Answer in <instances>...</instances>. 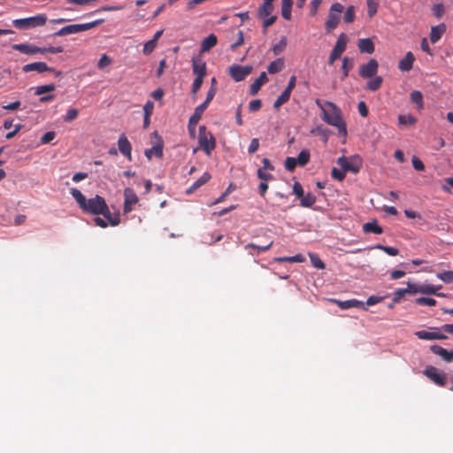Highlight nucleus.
I'll list each match as a JSON object with an SVG mask.
<instances>
[{
	"instance_id": "obj_28",
	"label": "nucleus",
	"mask_w": 453,
	"mask_h": 453,
	"mask_svg": "<svg viewBox=\"0 0 453 453\" xmlns=\"http://www.w3.org/2000/svg\"><path fill=\"white\" fill-rule=\"evenodd\" d=\"M206 109H207V107L205 106V104H201L198 106H196L194 111V113L190 116V118L188 119L190 121V124L197 125V123L200 121V119L203 116V113L204 112V111Z\"/></svg>"
},
{
	"instance_id": "obj_30",
	"label": "nucleus",
	"mask_w": 453,
	"mask_h": 453,
	"mask_svg": "<svg viewBox=\"0 0 453 453\" xmlns=\"http://www.w3.org/2000/svg\"><path fill=\"white\" fill-rule=\"evenodd\" d=\"M284 67V61L282 58H277L276 60L273 61L269 64L267 67V71L271 74L277 73L280 72Z\"/></svg>"
},
{
	"instance_id": "obj_51",
	"label": "nucleus",
	"mask_w": 453,
	"mask_h": 453,
	"mask_svg": "<svg viewBox=\"0 0 453 453\" xmlns=\"http://www.w3.org/2000/svg\"><path fill=\"white\" fill-rule=\"evenodd\" d=\"M286 46H287L286 39L282 38L277 44H275L273 46V54L276 56L280 54L284 50Z\"/></svg>"
},
{
	"instance_id": "obj_36",
	"label": "nucleus",
	"mask_w": 453,
	"mask_h": 453,
	"mask_svg": "<svg viewBox=\"0 0 453 453\" xmlns=\"http://www.w3.org/2000/svg\"><path fill=\"white\" fill-rule=\"evenodd\" d=\"M276 262L281 263V262H292V263H302L304 261V257L301 254H297L296 256L292 257H276Z\"/></svg>"
},
{
	"instance_id": "obj_34",
	"label": "nucleus",
	"mask_w": 453,
	"mask_h": 453,
	"mask_svg": "<svg viewBox=\"0 0 453 453\" xmlns=\"http://www.w3.org/2000/svg\"><path fill=\"white\" fill-rule=\"evenodd\" d=\"M273 4H265L264 3L260 7H259V10H258V17L260 19H265L267 18L268 16L271 15V13L273 12Z\"/></svg>"
},
{
	"instance_id": "obj_25",
	"label": "nucleus",
	"mask_w": 453,
	"mask_h": 453,
	"mask_svg": "<svg viewBox=\"0 0 453 453\" xmlns=\"http://www.w3.org/2000/svg\"><path fill=\"white\" fill-rule=\"evenodd\" d=\"M355 65V61L353 58H350L349 57H344L342 58V75L341 77L342 81L345 80L349 74L350 70L353 69Z\"/></svg>"
},
{
	"instance_id": "obj_64",
	"label": "nucleus",
	"mask_w": 453,
	"mask_h": 453,
	"mask_svg": "<svg viewBox=\"0 0 453 453\" xmlns=\"http://www.w3.org/2000/svg\"><path fill=\"white\" fill-rule=\"evenodd\" d=\"M411 162L414 169L417 171H423L425 169L423 162L417 157H413Z\"/></svg>"
},
{
	"instance_id": "obj_26",
	"label": "nucleus",
	"mask_w": 453,
	"mask_h": 453,
	"mask_svg": "<svg viewBox=\"0 0 453 453\" xmlns=\"http://www.w3.org/2000/svg\"><path fill=\"white\" fill-rule=\"evenodd\" d=\"M218 42L217 36L214 34H211L205 37L201 42V51L207 52L213 48Z\"/></svg>"
},
{
	"instance_id": "obj_12",
	"label": "nucleus",
	"mask_w": 453,
	"mask_h": 453,
	"mask_svg": "<svg viewBox=\"0 0 453 453\" xmlns=\"http://www.w3.org/2000/svg\"><path fill=\"white\" fill-rule=\"evenodd\" d=\"M22 70L25 73H29V72L35 71V72L41 73L49 71V72H55L56 75L61 74V72L55 71L53 68L48 66L47 64L44 62H35V63H30L27 65H25L23 66Z\"/></svg>"
},
{
	"instance_id": "obj_47",
	"label": "nucleus",
	"mask_w": 453,
	"mask_h": 453,
	"mask_svg": "<svg viewBox=\"0 0 453 453\" xmlns=\"http://www.w3.org/2000/svg\"><path fill=\"white\" fill-rule=\"evenodd\" d=\"M157 44V43L152 40L148 41L143 46L142 53L146 56L150 55L156 49Z\"/></svg>"
},
{
	"instance_id": "obj_14",
	"label": "nucleus",
	"mask_w": 453,
	"mask_h": 453,
	"mask_svg": "<svg viewBox=\"0 0 453 453\" xmlns=\"http://www.w3.org/2000/svg\"><path fill=\"white\" fill-rule=\"evenodd\" d=\"M330 302L336 303L342 310H348L350 308H363L366 310L362 301L357 299H349L346 301H340L337 299H330Z\"/></svg>"
},
{
	"instance_id": "obj_13",
	"label": "nucleus",
	"mask_w": 453,
	"mask_h": 453,
	"mask_svg": "<svg viewBox=\"0 0 453 453\" xmlns=\"http://www.w3.org/2000/svg\"><path fill=\"white\" fill-rule=\"evenodd\" d=\"M119 150L129 161L132 160V145L125 134H121L118 140Z\"/></svg>"
},
{
	"instance_id": "obj_24",
	"label": "nucleus",
	"mask_w": 453,
	"mask_h": 453,
	"mask_svg": "<svg viewBox=\"0 0 453 453\" xmlns=\"http://www.w3.org/2000/svg\"><path fill=\"white\" fill-rule=\"evenodd\" d=\"M12 49L23 54L34 55L37 53V46L29 43L13 44Z\"/></svg>"
},
{
	"instance_id": "obj_20",
	"label": "nucleus",
	"mask_w": 453,
	"mask_h": 453,
	"mask_svg": "<svg viewBox=\"0 0 453 453\" xmlns=\"http://www.w3.org/2000/svg\"><path fill=\"white\" fill-rule=\"evenodd\" d=\"M347 43L348 38L346 35L341 34L336 41L334 49L332 50V52L340 58L341 55L346 50Z\"/></svg>"
},
{
	"instance_id": "obj_16",
	"label": "nucleus",
	"mask_w": 453,
	"mask_h": 453,
	"mask_svg": "<svg viewBox=\"0 0 453 453\" xmlns=\"http://www.w3.org/2000/svg\"><path fill=\"white\" fill-rule=\"evenodd\" d=\"M447 30V27L444 23H441L437 26H434L431 27L430 31V41L432 43H436L440 41L443 34H445Z\"/></svg>"
},
{
	"instance_id": "obj_11",
	"label": "nucleus",
	"mask_w": 453,
	"mask_h": 453,
	"mask_svg": "<svg viewBox=\"0 0 453 453\" xmlns=\"http://www.w3.org/2000/svg\"><path fill=\"white\" fill-rule=\"evenodd\" d=\"M379 64L374 58H371L367 63L359 67V75L364 78H372L378 73Z\"/></svg>"
},
{
	"instance_id": "obj_41",
	"label": "nucleus",
	"mask_w": 453,
	"mask_h": 453,
	"mask_svg": "<svg viewBox=\"0 0 453 453\" xmlns=\"http://www.w3.org/2000/svg\"><path fill=\"white\" fill-rule=\"evenodd\" d=\"M398 122L400 125H414L417 119L411 115H399Z\"/></svg>"
},
{
	"instance_id": "obj_4",
	"label": "nucleus",
	"mask_w": 453,
	"mask_h": 453,
	"mask_svg": "<svg viewBox=\"0 0 453 453\" xmlns=\"http://www.w3.org/2000/svg\"><path fill=\"white\" fill-rule=\"evenodd\" d=\"M198 142L200 148L210 156L216 147V140L212 134L207 131L205 126L199 127Z\"/></svg>"
},
{
	"instance_id": "obj_46",
	"label": "nucleus",
	"mask_w": 453,
	"mask_h": 453,
	"mask_svg": "<svg viewBox=\"0 0 453 453\" xmlns=\"http://www.w3.org/2000/svg\"><path fill=\"white\" fill-rule=\"evenodd\" d=\"M415 303L418 305H428V306H435L437 302L434 298L430 297H418L415 300Z\"/></svg>"
},
{
	"instance_id": "obj_59",
	"label": "nucleus",
	"mask_w": 453,
	"mask_h": 453,
	"mask_svg": "<svg viewBox=\"0 0 453 453\" xmlns=\"http://www.w3.org/2000/svg\"><path fill=\"white\" fill-rule=\"evenodd\" d=\"M265 170L258 169L257 170V177L263 181H268L273 179V176L271 173H267L265 172Z\"/></svg>"
},
{
	"instance_id": "obj_43",
	"label": "nucleus",
	"mask_w": 453,
	"mask_h": 453,
	"mask_svg": "<svg viewBox=\"0 0 453 453\" xmlns=\"http://www.w3.org/2000/svg\"><path fill=\"white\" fill-rule=\"evenodd\" d=\"M56 86L53 83L42 85L35 88V95H42L44 93L54 91Z\"/></svg>"
},
{
	"instance_id": "obj_44",
	"label": "nucleus",
	"mask_w": 453,
	"mask_h": 453,
	"mask_svg": "<svg viewBox=\"0 0 453 453\" xmlns=\"http://www.w3.org/2000/svg\"><path fill=\"white\" fill-rule=\"evenodd\" d=\"M374 248L378 249V250H383L384 252H386L389 256H397L398 253H399V250L396 248H395V247L384 246V245H381V244H377V245L374 246Z\"/></svg>"
},
{
	"instance_id": "obj_45",
	"label": "nucleus",
	"mask_w": 453,
	"mask_h": 453,
	"mask_svg": "<svg viewBox=\"0 0 453 453\" xmlns=\"http://www.w3.org/2000/svg\"><path fill=\"white\" fill-rule=\"evenodd\" d=\"M344 21L346 23H351L355 19V7L353 5H349L345 12H344Z\"/></svg>"
},
{
	"instance_id": "obj_52",
	"label": "nucleus",
	"mask_w": 453,
	"mask_h": 453,
	"mask_svg": "<svg viewBox=\"0 0 453 453\" xmlns=\"http://www.w3.org/2000/svg\"><path fill=\"white\" fill-rule=\"evenodd\" d=\"M79 111L77 109H69L64 117L65 122H71L78 117Z\"/></svg>"
},
{
	"instance_id": "obj_3",
	"label": "nucleus",
	"mask_w": 453,
	"mask_h": 453,
	"mask_svg": "<svg viewBox=\"0 0 453 453\" xmlns=\"http://www.w3.org/2000/svg\"><path fill=\"white\" fill-rule=\"evenodd\" d=\"M47 16L45 14H38L36 16L25 19H18L12 21L13 26L18 29H29L45 25Z\"/></svg>"
},
{
	"instance_id": "obj_55",
	"label": "nucleus",
	"mask_w": 453,
	"mask_h": 453,
	"mask_svg": "<svg viewBox=\"0 0 453 453\" xmlns=\"http://www.w3.org/2000/svg\"><path fill=\"white\" fill-rule=\"evenodd\" d=\"M216 93H217V88H210L208 92H207L205 101L202 104H205V106L208 107L210 103L214 98Z\"/></svg>"
},
{
	"instance_id": "obj_62",
	"label": "nucleus",
	"mask_w": 453,
	"mask_h": 453,
	"mask_svg": "<svg viewBox=\"0 0 453 453\" xmlns=\"http://www.w3.org/2000/svg\"><path fill=\"white\" fill-rule=\"evenodd\" d=\"M262 106V102L260 99H255V100H252L250 104H249V109L250 111H257L258 110H260Z\"/></svg>"
},
{
	"instance_id": "obj_35",
	"label": "nucleus",
	"mask_w": 453,
	"mask_h": 453,
	"mask_svg": "<svg viewBox=\"0 0 453 453\" xmlns=\"http://www.w3.org/2000/svg\"><path fill=\"white\" fill-rule=\"evenodd\" d=\"M311 154L308 150H303L296 158L299 166H304L310 161Z\"/></svg>"
},
{
	"instance_id": "obj_21",
	"label": "nucleus",
	"mask_w": 453,
	"mask_h": 453,
	"mask_svg": "<svg viewBox=\"0 0 453 453\" xmlns=\"http://www.w3.org/2000/svg\"><path fill=\"white\" fill-rule=\"evenodd\" d=\"M414 60V55L412 52L409 51L406 53L405 57L400 60L398 68L403 72H408L412 69Z\"/></svg>"
},
{
	"instance_id": "obj_23",
	"label": "nucleus",
	"mask_w": 453,
	"mask_h": 453,
	"mask_svg": "<svg viewBox=\"0 0 453 453\" xmlns=\"http://www.w3.org/2000/svg\"><path fill=\"white\" fill-rule=\"evenodd\" d=\"M357 47L361 53L372 54L375 50L373 42L369 38L360 39L357 42Z\"/></svg>"
},
{
	"instance_id": "obj_40",
	"label": "nucleus",
	"mask_w": 453,
	"mask_h": 453,
	"mask_svg": "<svg viewBox=\"0 0 453 453\" xmlns=\"http://www.w3.org/2000/svg\"><path fill=\"white\" fill-rule=\"evenodd\" d=\"M315 202L316 197L311 193H308L306 196H303V197H301V205L303 207H311L315 203Z\"/></svg>"
},
{
	"instance_id": "obj_15",
	"label": "nucleus",
	"mask_w": 453,
	"mask_h": 453,
	"mask_svg": "<svg viewBox=\"0 0 453 453\" xmlns=\"http://www.w3.org/2000/svg\"><path fill=\"white\" fill-rule=\"evenodd\" d=\"M430 350L441 357L445 362L451 363L453 362V350H448L442 348L440 345H432L430 346Z\"/></svg>"
},
{
	"instance_id": "obj_29",
	"label": "nucleus",
	"mask_w": 453,
	"mask_h": 453,
	"mask_svg": "<svg viewBox=\"0 0 453 453\" xmlns=\"http://www.w3.org/2000/svg\"><path fill=\"white\" fill-rule=\"evenodd\" d=\"M363 231L365 233H373L376 234H380L383 233V229L380 226L378 225L377 220H373L372 222H367L364 224Z\"/></svg>"
},
{
	"instance_id": "obj_1",
	"label": "nucleus",
	"mask_w": 453,
	"mask_h": 453,
	"mask_svg": "<svg viewBox=\"0 0 453 453\" xmlns=\"http://www.w3.org/2000/svg\"><path fill=\"white\" fill-rule=\"evenodd\" d=\"M70 193L84 212L103 215L112 226H116L120 223L119 215L111 217L110 209L104 197L96 195L93 198L87 199L79 189L74 188H71Z\"/></svg>"
},
{
	"instance_id": "obj_39",
	"label": "nucleus",
	"mask_w": 453,
	"mask_h": 453,
	"mask_svg": "<svg viewBox=\"0 0 453 453\" xmlns=\"http://www.w3.org/2000/svg\"><path fill=\"white\" fill-rule=\"evenodd\" d=\"M437 278L445 283L453 282V271H444L436 274Z\"/></svg>"
},
{
	"instance_id": "obj_33",
	"label": "nucleus",
	"mask_w": 453,
	"mask_h": 453,
	"mask_svg": "<svg viewBox=\"0 0 453 453\" xmlns=\"http://www.w3.org/2000/svg\"><path fill=\"white\" fill-rule=\"evenodd\" d=\"M291 96V92L288 89H284V91L280 95V96L276 99L273 104V107L275 109H279L282 104L287 103Z\"/></svg>"
},
{
	"instance_id": "obj_10",
	"label": "nucleus",
	"mask_w": 453,
	"mask_h": 453,
	"mask_svg": "<svg viewBox=\"0 0 453 453\" xmlns=\"http://www.w3.org/2000/svg\"><path fill=\"white\" fill-rule=\"evenodd\" d=\"M441 327H430L429 331L420 330L415 333V335L421 340H445L447 335L441 333Z\"/></svg>"
},
{
	"instance_id": "obj_6",
	"label": "nucleus",
	"mask_w": 453,
	"mask_h": 453,
	"mask_svg": "<svg viewBox=\"0 0 453 453\" xmlns=\"http://www.w3.org/2000/svg\"><path fill=\"white\" fill-rule=\"evenodd\" d=\"M344 7L340 3H334L331 5L327 19L326 21V27L327 31H331L338 26L341 19V13L343 12Z\"/></svg>"
},
{
	"instance_id": "obj_61",
	"label": "nucleus",
	"mask_w": 453,
	"mask_h": 453,
	"mask_svg": "<svg viewBox=\"0 0 453 453\" xmlns=\"http://www.w3.org/2000/svg\"><path fill=\"white\" fill-rule=\"evenodd\" d=\"M259 148V141L257 138H253L250 142V144L248 148V152L250 154L255 153Z\"/></svg>"
},
{
	"instance_id": "obj_60",
	"label": "nucleus",
	"mask_w": 453,
	"mask_h": 453,
	"mask_svg": "<svg viewBox=\"0 0 453 453\" xmlns=\"http://www.w3.org/2000/svg\"><path fill=\"white\" fill-rule=\"evenodd\" d=\"M55 136H56V134L54 132H52V131L47 132L42 136L41 142L42 144L49 143L55 138Z\"/></svg>"
},
{
	"instance_id": "obj_31",
	"label": "nucleus",
	"mask_w": 453,
	"mask_h": 453,
	"mask_svg": "<svg viewBox=\"0 0 453 453\" xmlns=\"http://www.w3.org/2000/svg\"><path fill=\"white\" fill-rule=\"evenodd\" d=\"M383 79L380 76H373V79L366 83L365 88L370 91H377L382 85Z\"/></svg>"
},
{
	"instance_id": "obj_27",
	"label": "nucleus",
	"mask_w": 453,
	"mask_h": 453,
	"mask_svg": "<svg viewBox=\"0 0 453 453\" xmlns=\"http://www.w3.org/2000/svg\"><path fill=\"white\" fill-rule=\"evenodd\" d=\"M337 164L343 169V171L346 172H352L354 173H357L359 172V166H356L345 157H341L337 159Z\"/></svg>"
},
{
	"instance_id": "obj_19",
	"label": "nucleus",
	"mask_w": 453,
	"mask_h": 453,
	"mask_svg": "<svg viewBox=\"0 0 453 453\" xmlns=\"http://www.w3.org/2000/svg\"><path fill=\"white\" fill-rule=\"evenodd\" d=\"M163 141L158 138V142L150 149L145 150L146 157L150 160L153 156L161 158L163 157Z\"/></svg>"
},
{
	"instance_id": "obj_49",
	"label": "nucleus",
	"mask_w": 453,
	"mask_h": 453,
	"mask_svg": "<svg viewBox=\"0 0 453 453\" xmlns=\"http://www.w3.org/2000/svg\"><path fill=\"white\" fill-rule=\"evenodd\" d=\"M297 165H298V164H297V160L296 159V157H288L285 159V168L288 171L293 172Z\"/></svg>"
},
{
	"instance_id": "obj_50",
	"label": "nucleus",
	"mask_w": 453,
	"mask_h": 453,
	"mask_svg": "<svg viewBox=\"0 0 453 453\" xmlns=\"http://www.w3.org/2000/svg\"><path fill=\"white\" fill-rule=\"evenodd\" d=\"M368 15L370 18L373 17L378 10V3L373 0H367Z\"/></svg>"
},
{
	"instance_id": "obj_42",
	"label": "nucleus",
	"mask_w": 453,
	"mask_h": 453,
	"mask_svg": "<svg viewBox=\"0 0 453 453\" xmlns=\"http://www.w3.org/2000/svg\"><path fill=\"white\" fill-rule=\"evenodd\" d=\"M419 293L424 295H434L436 294V288L434 285L431 284H423L419 285L418 288Z\"/></svg>"
},
{
	"instance_id": "obj_57",
	"label": "nucleus",
	"mask_w": 453,
	"mask_h": 453,
	"mask_svg": "<svg viewBox=\"0 0 453 453\" xmlns=\"http://www.w3.org/2000/svg\"><path fill=\"white\" fill-rule=\"evenodd\" d=\"M111 63V59L107 55H103L97 64L99 69H104Z\"/></svg>"
},
{
	"instance_id": "obj_54",
	"label": "nucleus",
	"mask_w": 453,
	"mask_h": 453,
	"mask_svg": "<svg viewBox=\"0 0 453 453\" xmlns=\"http://www.w3.org/2000/svg\"><path fill=\"white\" fill-rule=\"evenodd\" d=\"M203 82V78L196 77V79L194 80V81L192 83V88H191V92L193 95H196L199 91Z\"/></svg>"
},
{
	"instance_id": "obj_7",
	"label": "nucleus",
	"mask_w": 453,
	"mask_h": 453,
	"mask_svg": "<svg viewBox=\"0 0 453 453\" xmlns=\"http://www.w3.org/2000/svg\"><path fill=\"white\" fill-rule=\"evenodd\" d=\"M253 67L251 65H240L237 64L228 67V74L236 82H240L251 73Z\"/></svg>"
},
{
	"instance_id": "obj_2",
	"label": "nucleus",
	"mask_w": 453,
	"mask_h": 453,
	"mask_svg": "<svg viewBox=\"0 0 453 453\" xmlns=\"http://www.w3.org/2000/svg\"><path fill=\"white\" fill-rule=\"evenodd\" d=\"M322 111V119L328 125L337 128L340 135L346 137L348 134L347 127L342 119V110L333 102H322L319 99L315 101Z\"/></svg>"
},
{
	"instance_id": "obj_48",
	"label": "nucleus",
	"mask_w": 453,
	"mask_h": 453,
	"mask_svg": "<svg viewBox=\"0 0 453 453\" xmlns=\"http://www.w3.org/2000/svg\"><path fill=\"white\" fill-rule=\"evenodd\" d=\"M433 14L437 18L441 19L445 13V8L442 4H436L432 8Z\"/></svg>"
},
{
	"instance_id": "obj_22",
	"label": "nucleus",
	"mask_w": 453,
	"mask_h": 453,
	"mask_svg": "<svg viewBox=\"0 0 453 453\" xmlns=\"http://www.w3.org/2000/svg\"><path fill=\"white\" fill-rule=\"evenodd\" d=\"M211 174L206 172L204 173L196 181H195L187 190L186 194L190 195L198 189L200 187L207 183L211 180Z\"/></svg>"
},
{
	"instance_id": "obj_5",
	"label": "nucleus",
	"mask_w": 453,
	"mask_h": 453,
	"mask_svg": "<svg viewBox=\"0 0 453 453\" xmlns=\"http://www.w3.org/2000/svg\"><path fill=\"white\" fill-rule=\"evenodd\" d=\"M98 24H100V20H96V21L84 23V24L68 25V26L62 27L58 31H57L53 35L54 36H65L67 35L81 33L83 31L89 30L93 27H96Z\"/></svg>"
},
{
	"instance_id": "obj_37",
	"label": "nucleus",
	"mask_w": 453,
	"mask_h": 453,
	"mask_svg": "<svg viewBox=\"0 0 453 453\" xmlns=\"http://www.w3.org/2000/svg\"><path fill=\"white\" fill-rule=\"evenodd\" d=\"M273 244V241L271 240L270 242H268L266 244H261V245H257L255 243H248L246 246H245V249H250V248H252V249H256L257 250L258 252H261V251H266L268 250Z\"/></svg>"
},
{
	"instance_id": "obj_58",
	"label": "nucleus",
	"mask_w": 453,
	"mask_h": 453,
	"mask_svg": "<svg viewBox=\"0 0 453 453\" xmlns=\"http://www.w3.org/2000/svg\"><path fill=\"white\" fill-rule=\"evenodd\" d=\"M357 110H358L359 114L362 117H367L368 116L369 111H368L366 104L364 101H361V102L358 103Z\"/></svg>"
},
{
	"instance_id": "obj_63",
	"label": "nucleus",
	"mask_w": 453,
	"mask_h": 453,
	"mask_svg": "<svg viewBox=\"0 0 453 453\" xmlns=\"http://www.w3.org/2000/svg\"><path fill=\"white\" fill-rule=\"evenodd\" d=\"M293 192H294V194H295L298 198L303 197V189L302 185H301L298 181H296V182L294 183V186H293Z\"/></svg>"
},
{
	"instance_id": "obj_17",
	"label": "nucleus",
	"mask_w": 453,
	"mask_h": 453,
	"mask_svg": "<svg viewBox=\"0 0 453 453\" xmlns=\"http://www.w3.org/2000/svg\"><path fill=\"white\" fill-rule=\"evenodd\" d=\"M192 69L196 77L204 78L206 75V63L200 58L192 59Z\"/></svg>"
},
{
	"instance_id": "obj_56",
	"label": "nucleus",
	"mask_w": 453,
	"mask_h": 453,
	"mask_svg": "<svg viewBox=\"0 0 453 453\" xmlns=\"http://www.w3.org/2000/svg\"><path fill=\"white\" fill-rule=\"evenodd\" d=\"M418 288L419 285L409 281L407 282V288H405V290L407 294L415 295L419 293Z\"/></svg>"
},
{
	"instance_id": "obj_18",
	"label": "nucleus",
	"mask_w": 453,
	"mask_h": 453,
	"mask_svg": "<svg viewBox=\"0 0 453 453\" xmlns=\"http://www.w3.org/2000/svg\"><path fill=\"white\" fill-rule=\"evenodd\" d=\"M268 81V77L265 72H262L258 78L250 85V93L251 96H255L258 93L261 87Z\"/></svg>"
},
{
	"instance_id": "obj_38",
	"label": "nucleus",
	"mask_w": 453,
	"mask_h": 453,
	"mask_svg": "<svg viewBox=\"0 0 453 453\" xmlns=\"http://www.w3.org/2000/svg\"><path fill=\"white\" fill-rule=\"evenodd\" d=\"M311 263V265L317 268V269H324L325 268V263L319 258V257L317 254L310 253L309 254Z\"/></svg>"
},
{
	"instance_id": "obj_8",
	"label": "nucleus",
	"mask_w": 453,
	"mask_h": 453,
	"mask_svg": "<svg viewBox=\"0 0 453 453\" xmlns=\"http://www.w3.org/2000/svg\"><path fill=\"white\" fill-rule=\"evenodd\" d=\"M423 373L437 386L444 387L446 385L447 374L440 372L436 367L428 365L425 368Z\"/></svg>"
},
{
	"instance_id": "obj_9",
	"label": "nucleus",
	"mask_w": 453,
	"mask_h": 453,
	"mask_svg": "<svg viewBox=\"0 0 453 453\" xmlns=\"http://www.w3.org/2000/svg\"><path fill=\"white\" fill-rule=\"evenodd\" d=\"M123 196V213L128 214L134 210V206L139 203V197L132 188H126Z\"/></svg>"
},
{
	"instance_id": "obj_53",
	"label": "nucleus",
	"mask_w": 453,
	"mask_h": 453,
	"mask_svg": "<svg viewBox=\"0 0 453 453\" xmlns=\"http://www.w3.org/2000/svg\"><path fill=\"white\" fill-rule=\"evenodd\" d=\"M331 175L334 179L337 180H343L345 176H346V173L345 172L342 170H339L337 168H333L332 169V172H331Z\"/></svg>"
},
{
	"instance_id": "obj_32",
	"label": "nucleus",
	"mask_w": 453,
	"mask_h": 453,
	"mask_svg": "<svg viewBox=\"0 0 453 453\" xmlns=\"http://www.w3.org/2000/svg\"><path fill=\"white\" fill-rule=\"evenodd\" d=\"M411 101L415 104L418 110L423 109L424 104H423V95L418 90H414L411 93Z\"/></svg>"
}]
</instances>
